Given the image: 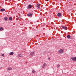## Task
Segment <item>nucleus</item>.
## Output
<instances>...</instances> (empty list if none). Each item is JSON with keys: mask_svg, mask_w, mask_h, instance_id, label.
Returning a JSON list of instances; mask_svg holds the SVG:
<instances>
[{"mask_svg": "<svg viewBox=\"0 0 76 76\" xmlns=\"http://www.w3.org/2000/svg\"><path fill=\"white\" fill-rule=\"evenodd\" d=\"M61 27H62V28H63L65 30H67V28L66 27L64 26H61Z\"/></svg>", "mask_w": 76, "mask_h": 76, "instance_id": "1", "label": "nucleus"}, {"mask_svg": "<svg viewBox=\"0 0 76 76\" xmlns=\"http://www.w3.org/2000/svg\"><path fill=\"white\" fill-rule=\"evenodd\" d=\"M33 14L32 13H28L27 14V16H31V17H32V15Z\"/></svg>", "mask_w": 76, "mask_h": 76, "instance_id": "2", "label": "nucleus"}, {"mask_svg": "<svg viewBox=\"0 0 76 76\" xmlns=\"http://www.w3.org/2000/svg\"><path fill=\"white\" fill-rule=\"evenodd\" d=\"M63 49H60L59 51V53H63Z\"/></svg>", "mask_w": 76, "mask_h": 76, "instance_id": "3", "label": "nucleus"}, {"mask_svg": "<svg viewBox=\"0 0 76 76\" xmlns=\"http://www.w3.org/2000/svg\"><path fill=\"white\" fill-rule=\"evenodd\" d=\"M28 9H31L32 8V5L30 4L28 6Z\"/></svg>", "mask_w": 76, "mask_h": 76, "instance_id": "4", "label": "nucleus"}, {"mask_svg": "<svg viewBox=\"0 0 76 76\" xmlns=\"http://www.w3.org/2000/svg\"><path fill=\"white\" fill-rule=\"evenodd\" d=\"M35 54V53L34 52H32L31 53L30 55L31 56H34Z\"/></svg>", "mask_w": 76, "mask_h": 76, "instance_id": "5", "label": "nucleus"}, {"mask_svg": "<svg viewBox=\"0 0 76 76\" xmlns=\"http://www.w3.org/2000/svg\"><path fill=\"white\" fill-rule=\"evenodd\" d=\"M0 11L1 12H4L5 11V9L3 8L1 9Z\"/></svg>", "mask_w": 76, "mask_h": 76, "instance_id": "6", "label": "nucleus"}, {"mask_svg": "<svg viewBox=\"0 0 76 76\" xmlns=\"http://www.w3.org/2000/svg\"><path fill=\"white\" fill-rule=\"evenodd\" d=\"M74 38H75V37H74V36H73L72 35L71 36V39H74Z\"/></svg>", "mask_w": 76, "mask_h": 76, "instance_id": "7", "label": "nucleus"}, {"mask_svg": "<svg viewBox=\"0 0 76 76\" xmlns=\"http://www.w3.org/2000/svg\"><path fill=\"white\" fill-rule=\"evenodd\" d=\"M71 37L70 35H68L67 36V38H68V39H70V38H71Z\"/></svg>", "mask_w": 76, "mask_h": 76, "instance_id": "8", "label": "nucleus"}, {"mask_svg": "<svg viewBox=\"0 0 76 76\" xmlns=\"http://www.w3.org/2000/svg\"><path fill=\"white\" fill-rule=\"evenodd\" d=\"M18 56L19 57H22V55L21 54H20L18 55Z\"/></svg>", "mask_w": 76, "mask_h": 76, "instance_id": "9", "label": "nucleus"}, {"mask_svg": "<svg viewBox=\"0 0 76 76\" xmlns=\"http://www.w3.org/2000/svg\"><path fill=\"white\" fill-rule=\"evenodd\" d=\"M9 20H12V17H10L9 18Z\"/></svg>", "mask_w": 76, "mask_h": 76, "instance_id": "10", "label": "nucleus"}, {"mask_svg": "<svg viewBox=\"0 0 76 76\" xmlns=\"http://www.w3.org/2000/svg\"><path fill=\"white\" fill-rule=\"evenodd\" d=\"M57 16H58L60 17V16H61V13H59L57 14Z\"/></svg>", "mask_w": 76, "mask_h": 76, "instance_id": "11", "label": "nucleus"}, {"mask_svg": "<svg viewBox=\"0 0 76 76\" xmlns=\"http://www.w3.org/2000/svg\"><path fill=\"white\" fill-rule=\"evenodd\" d=\"M39 5H40V4H38L37 5V7H38V8H40V6H39Z\"/></svg>", "mask_w": 76, "mask_h": 76, "instance_id": "12", "label": "nucleus"}, {"mask_svg": "<svg viewBox=\"0 0 76 76\" xmlns=\"http://www.w3.org/2000/svg\"><path fill=\"white\" fill-rule=\"evenodd\" d=\"M46 65V64H43L42 66L43 68H44L45 67V65Z\"/></svg>", "mask_w": 76, "mask_h": 76, "instance_id": "13", "label": "nucleus"}, {"mask_svg": "<svg viewBox=\"0 0 76 76\" xmlns=\"http://www.w3.org/2000/svg\"><path fill=\"white\" fill-rule=\"evenodd\" d=\"M13 54H14V53H13V52H11L10 53V55H13Z\"/></svg>", "mask_w": 76, "mask_h": 76, "instance_id": "14", "label": "nucleus"}, {"mask_svg": "<svg viewBox=\"0 0 76 76\" xmlns=\"http://www.w3.org/2000/svg\"><path fill=\"white\" fill-rule=\"evenodd\" d=\"M3 29V27H0V31H2Z\"/></svg>", "mask_w": 76, "mask_h": 76, "instance_id": "15", "label": "nucleus"}, {"mask_svg": "<svg viewBox=\"0 0 76 76\" xmlns=\"http://www.w3.org/2000/svg\"><path fill=\"white\" fill-rule=\"evenodd\" d=\"M11 69L12 68H9L7 69V70H11Z\"/></svg>", "mask_w": 76, "mask_h": 76, "instance_id": "16", "label": "nucleus"}, {"mask_svg": "<svg viewBox=\"0 0 76 76\" xmlns=\"http://www.w3.org/2000/svg\"><path fill=\"white\" fill-rule=\"evenodd\" d=\"M4 19L5 20H7V17H5Z\"/></svg>", "mask_w": 76, "mask_h": 76, "instance_id": "17", "label": "nucleus"}, {"mask_svg": "<svg viewBox=\"0 0 76 76\" xmlns=\"http://www.w3.org/2000/svg\"><path fill=\"white\" fill-rule=\"evenodd\" d=\"M73 59L74 61H76V57L74 58Z\"/></svg>", "mask_w": 76, "mask_h": 76, "instance_id": "18", "label": "nucleus"}, {"mask_svg": "<svg viewBox=\"0 0 76 76\" xmlns=\"http://www.w3.org/2000/svg\"><path fill=\"white\" fill-rule=\"evenodd\" d=\"M32 73H35V71L34 70H33L32 71Z\"/></svg>", "mask_w": 76, "mask_h": 76, "instance_id": "19", "label": "nucleus"}, {"mask_svg": "<svg viewBox=\"0 0 76 76\" xmlns=\"http://www.w3.org/2000/svg\"><path fill=\"white\" fill-rule=\"evenodd\" d=\"M74 57H72V58H71V59H72V60H74Z\"/></svg>", "mask_w": 76, "mask_h": 76, "instance_id": "20", "label": "nucleus"}, {"mask_svg": "<svg viewBox=\"0 0 76 76\" xmlns=\"http://www.w3.org/2000/svg\"><path fill=\"white\" fill-rule=\"evenodd\" d=\"M2 56H3V57H4V54H2Z\"/></svg>", "mask_w": 76, "mask_h": 76, "instance_id": "21", "label": "nucleus"}, {"mask_svg": "<svg viewBox=\"0 0 76 76\" xmlns=\"http://www.w3.org/2000/svg\"><path fill=\"white\" fill-rule=\"evenodd\" d=\"M57 66L58 67H60V65L58 64V65Z\"/></svg>", "mask_w": 76, "mask_h": 76, "instance_id": "22", "label": "nucleus"}, {"mask_svg": "<svg viewBox=\"0 0 76 76\" xmlns=\"http://www.w3.org/2000/svg\"><path fill=\"white\" fill-rule=\"evenodd\" d=\"M48 58V60H50V58L49 57Z\"/></svg>", "mask_w": 76, "mask_h": 76, "instance_id": "23", "label": "nucleus"}, {"mask_svg": "<svg viewBox=\"0 0 76 76\" xmlns=\"http://www.w3.org/2000/svg\"><path fill=\"white\" fill-rule=\"evenodd\" d=\"M48 0H46L47 1H48Z\"/></svg>", "mask_w": 76, "mask_h": 76, "instance_id": "24", "label": "nucleus"}, {"mask_svg": "<svg viewBox=\"0 0 76 76\" xmlns=\"http://www.w3.org/2000/svg\"><path fill=\"white\" fill-rule=\"evenodd\" d=\"M27 1V0H26Z\"/></svg>", "mask_w": 76, "mask_h": 76, "instance_id": "25", "label": "nucleus"}, {"mask_svg": "<svg viewBox=\"0 0 76 76\" xmlns=\"http://www.w3.org/2000/svg\"><path fill=\"white\" fill-rule=\"evenodd\" d=\"M26 63H27V62H26Z\"/></svg>", "mask_w": 76, "mask_h": 76, "instance_id": "26", "label": "nucleus"}, {"mask_svg": "<svg viewBox=\"0 0 76 76\" xmlns=\"http://www.w3.org/2000/svg\"><path fill=\"white\" fill-rule=\"evenodd\" d=\"M75 0V1H76V0Z\"/></svg>", "mask_w": 76, "mask_h": 76, "instance_id": "27", "label": "nucleus"}]
</instances>
